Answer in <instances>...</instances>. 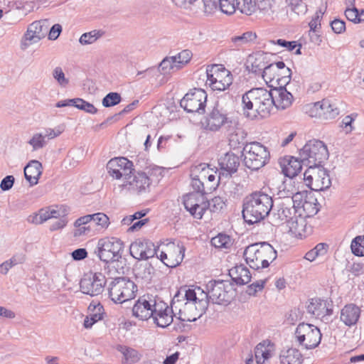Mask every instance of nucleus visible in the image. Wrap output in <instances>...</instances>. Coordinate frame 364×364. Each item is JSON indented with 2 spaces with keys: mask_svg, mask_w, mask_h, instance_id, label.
<instances>
[{
  "mask_svg": "<svg viewBox=\"0 0 364 364\" xmlns=\"http://www.w3.org/2000/svg\"><path fill=\"white\" fill-rule=\"evenodd\" d=\"M204 129L210 132H219L223 129L227 135L230 145L235 149L244 144L247 133L239 121L229 115L220 101L207 113L203 123Z\"/></svg>",
  "mask_w": 364,
  "mask_h": 364,
  "instance_id": "nucleus-1",
  "label": "nucleus"
},
{
  "mask_svg": "<svg viewBox=\"0 0 364 364\" xmlns=\"http://www.w3.org/2000/svg\"><path fill=\"white\" fill-rule=\"evenodd\" d=\"M183 301L186 302L179 309L178 316L182 321H196L205 313L208 307V301L197 297L196 291L192 289H181L172 300V308H177L175 305Z\"/></svg>",
  "mask_w": 364,
  "mask_h": 364,
  "instance_id": "nucleus-2",
  "label": "nucleus"
},
{
  "mask_svg": "<svg viewBox=\"0 0 364 364\" xmlns=\"http://www.w3.org/2000/svg\"><path fill=\"white\" fill-rule=\"evenodd\" d=\"M242 109L246 117L254 119L257 115L268 117L273 109L272 93L265 88H253L242 97Z\"/></svg>",
  "mask_w": 364,
  "mask_h": 364,
  "instance_id": "nucleus-3",
  "label": "nucleus"
},
{
  "mask_svg": "<svg viewBox=\"0 0 364 364\" xmlns=\"http://www.w3.org/2000/svg\"><path fill=\"white\" fill-rule=\"evenodd\" d=\"M273 204V199L269 195L262 191L252 193L243 200L244 220L250 225L259 223L269 215Z\"/></svg>",
  "mask_w": 364,
  "mask_h": 364,
  "instance_id": "nucleus-4",
  "label": "nucleus"
},
{
  "mask_svg": "<svg viewBox=\"0 0 364 364\" xmlns=\"http://www.w3.org/2000/svg\"><path fill=\"white\" fill-rule=\"evenodd\" d=\"M277 257V252L274 248L265 242L252 244L244 251V257L247 264L254 269L268 267Z\"/></svg>",
  "mask_w": 364,
  "mask_h": 364,
  "instance_id": "nucleus-5",
  "label": "nucleus"
},
{
  "mask_svg": "<svg viewBox=\"0 0 364 364\" xmlns=\"http://www.w3.org/2000/svg\"><path fill=\"white\" fill-rule=\"evenodd\" d=\"M296 213H298V210L296 208L295 199L294 197H288L277 205V212L273 213V220L277 225L287 223L291 231L301 235V231L305 226V220L303 218L298 219L295 216Z\"/></svg>",
  "mask_w": 364,
  "mask_h": 364,
  "instance_id": "nucleus-6",
  "label": "nucleus"
},
{
  "mask_svg": "<svg viewBox=\"0 0 364 364\" xmlns=\"http://www.w3.org/2000/svg\"><path fill=\"white\" fill-rule=\"evenodd\" d=\"M242 155L245 166L253 171H257L265 166L270 157L267 148L257 141L246 143Z\"/></svg>",
  "mask_w": 364,
  "mask_h": 364,
  "instance_id": "nucleus-7",
  "label": "nucleus"
},
{
  "mask_svg": "<svg viewBox=\"0 0 364 364\" xmlns=\"http://www.w3.org/2000/svg\"><path fill=\"white\" fill-rule=\"evenodd\" d=\"M124 243L117 237H105L98 241L95 253L99 259L108 264L121 262Z\"/></svg>",
  "mask_w": 364,
  "mask_h": 364,
  "instance_id": "nucleus-8",
  "label": "nucleus"
},
{
  "mask_svg": "<svg viewBox=\"0 0 364 364\" xmlns=\"http://www.w3.org/2000/svg\"><path fill=\"white\" fill-rule=\"evenodd\" d=\"M328 151L325 144L317 139L309 141L299 151L301 160L311 169L321 166L328 159Z\"/></svg>",
  "mask_w": 364,
  "mask_h": 364,
  "instance_id": "nucleus-9",
  "label": "nucleus"
},
{
  "mask_svg": "<svg viewBox=\"0 0 364 364\" xmlns=\"http://www.w3.org/2000/svg\"><path fill=\"white\" fill-rule=\"evenodd\" d=\"M108 291L112 301L116 304H122L135 297L137 287L129 278L117 277L109 283Z\"/></svg>",
  "mask_w": 364,
  "mask_h": 364,
  "instance_id": "nucleus-10",
  "label": "nucleus"
},
{
  "mask_svg": "<svg viewBox=\"0 0 364 364\" xmlns=\"http://www.w3.org/2000/svg\"><path fill=\"white\" fill-rule=\"evenodd\" d=\"M230 284L224 280H210L206 284L207 293L202 291L201 294L208 303L228 305L232 299L230 294Z\"/></svg>",
  "mask_w": 364,
  "mask_h": 364,
  "instance_id": "nucleus-11",
  "label": "nucleus"
},
{
  "mask_svg": "<svg viewBox=\"0 0 364 364\" xmlns=\"http://www.w3.org/2000/svg\"><path fill=\"white\" fill-rule=\"evenodd\" d=\"M295 338L300 346L305 349H314L321 343L322 334L316 326L304 322L300 323L296 328Z\"/></svg>",
  "mask_w": 364,
  "mask_h": 364,
  "instance_id": "nucleus-12",
  "label": "nucleus"
},
{
  "mask_svg": "<svg viewBox=\"0 0 364 364\" xmlns=\"http://www.w3.org/2000/svg\"><path fill=\"white\" fill-rule=\"evenodd\" d=\"M287 75L282 76L281 78L277 79V82L279 85V87H274L270 91L272 93L273 107L277 109H285L289 107L294 101L292 94L289 92L285 86L290 82L291 71L287 69Z\"/></svg>",
  "mask_w": 364,
  "mask_h": 364,
  "instance_id": "nucleus-13",
  "label": "nucleus"
},
{
  "mask_svg": "<svg viewBox=\"0 0 364 364\" xmlns=\"http://www.w3.org/2000/svg\"><path fill=\"white\" fill-rule=\"evenodd\" d=\"M207 81L213 90L224 91L232 83V75L225 68L213 65L206 70Z\"/></svg>",
  "mask_w": 364,
  "mask_h": 364,
  "instance_id": "nucleus-14",
  "label": "nucleus"
},
{
  "mask_svg": "<svg viewBox=\"0 0 364 364\" xmlns=\"http://www.w3.org/2000/svg\"><path fill=\"white\" fill-rule=\"evenodd\" d=\"M207 94L202 89L194 88L185 95L180 102L181 107L188 113H205Z\"/></svg>",
  "mask_w": 364,
  "mask_h": 364,
  "instance_id": "nucleus-15",
  "label": "nucleus"
},
{
  "mask_svg": "<svg viewBox=\"0 0 364 364\" xmlns=\"http://www.w3.org/2000/svg\"><path fill=\"white\" fill-rule=\"evenodd\" d=\"M298 214L301 218H310L315 215L319 210L317 199L311 192L307 191H298L294 196Z\"/></svg>",
  "mask_w": 364,
  "mask_h": 364,
  "instance_id": "nucleus-16",
  "label": "nucleus"
},
{
  "mask_svg": "<svg viewBox=\"0 0 364 364\" xmlns=\"http://www.w3.org/2000/svg\"><path fill=\"white\" fill-rule=\"evenodd\" d=\"M106 283V277L101 272L90 273L81 279L80 288L83 294L95 296L103 292Z\"/></svg>",
  "mask_w": 364,
  "mask_h": 364,
  "instance_id": "nucleus-17",
  "label": "nucleus"
},
{
  "mask_svg": "<svg viewBox=\"0 0 364 364\" xmlns=\"http://www.w3.org/2000/svg\"><path fill=\"white\" fill-rule=\"evenodd\" d=\"M107 169L110 176L115 179L124 178L127 181L132 178L134 171L132 161L125 157H115L107 164Z\"/></svg>",
  "mask_w": 364,
  "mask_h": 364,
  "instance_id": "nucleus-18",
  "label": "nucleus"
},
{
  "mask_svg": "<svg viewBox=\"0 0 364 364\" xmlns=\"http://www.w3.org/2000/svg\"><path fill=\"white\" fill-rule=\"evenodd\" d=\"M183 205L189 213L196 219H201L208 208V200L203 194L189 193L183 196Z\"/></svg>",
  "mask_w": 364,
  "mask_h": 364,
  "instance_id": "nucleus-19",
  "label": "nucleus"
},
{
  "mask_svg": "<svg viewBox=\"0 0 364 364\" xmlns=\"http://www.w3.org/2000/svg\"><path fill=\"white\" fill-rule=\"evenodd\" d=\"M159 246L146 239H138L133 242L129 247L130 255L136 259L146 260L154 257Z\"/></svg>",
  "mask_w": 364,
  "mask_h": 364,
  "instance_id": "nucleus-20",
  "label": "nucleus"
},
{
  "mask_svg": "<svg viewBox=\"0 0 364 364\" xmlns=\"http://www.w3.org/2000/svg\"><path fill=\"white\" fill-rule=\"evenodd\" d=\"M307 312L324 323H328L333 314V304L331 301L323 300L318 298L311 299L308 304Z\"/></svg>",
  "mask_w": 364,
  "mask_h": 364,
  "instance_id": "nucleus-21",
  "label": "nucleus"
},
{
  "mask_svg": "<svg viewBox=\"0 0 364 364\" xmlns=\"http://www.w3.org/2000/svg\"><path fill=\"white\" fill-rule=\"evenodd\" d=\"M173 308L169 309L166 303L161 300H157L155 307H154L153 318L154 323L157 326L166 328L173 322Z\"/></svg>",
  "mask_w": 364,
  "mask_h": 364,
  "instance_id": "nucleus-22",
  "label": "nucleus"
},
{
  "mask_svg": "<svg viewBox=\"0 0 364 364\" xmlns=\"http://www.w3.org/2000/svg\"><path fill=\"white\" fill-rule=\"evenodd\" d=\"M218 164L220 168L218 178L221 180L222 177H230L237 171L240 159L234 153L227 152L219 159Z\"/></svg>",
  "mask_w": 364,
  "mask_h": 364,
  "instance_id": "nucleus-23",
  "label": "nucleus"
},
{
  "mask_svg": "<svg viewBox=\"0 0 364 364\" xmlns=\"http://www.w3.org/2000/svg\"><path fill=\"white\" fill-rule=\"evenodd\" d=\"M156 302L157 300H147L144 296L139 298L132 308L133 316L141 320H148L154 313Z\"/></svg>",
  "mask_w": 364,
  "mask_h": 364,
  "instance_id": "nucleus-24",
  "label": "nucleus"
},
{
  "mask_svg": "<svg viewBox=\"0 0 364 364\" xmlns=\"http://www.w3.org/2000/svg\"><path fill=\"white\" fill-rule=\"evenodd\" d=\"M151 180L145 172H137L132 176L131 179L125 181L123 186L133 192L141 193L149 188Z\"/></svg>",
  "mask_w": 364,
  "mask_h": 364,
  "instance_id": "nucleus-25",
  "label": "nucleus"
},
{
  "mask_svg": "<svg viewBox=\"0 0 364 364\" xmlns=\"http://www.w3.org/2000/svg\"><path fill=\"white\" fill-rule=\"evenodd\" d=\"M48 30V21L43 19L36 21L30 24L25 33V39L31 43H36L43 38Z\"/></svg>",
  "mask_w": 364,
  "mask_h": 364,
  "instance_id": "nucleus-26",
  "label": "nucleus"
},
{
  "mask_svg": "<svg viewBox=\"0 0 364 364\" xmlns=\"http://www.w3.org/2000/svg\"><path fill=\"white\" fill-rule=\"evenodd\" d=\"M207 168L208 164H200L192 167L191 170V186L195 191L194 193H199L205 196V192L203 180L206 178Z\"/></svg>",
  "mask_w": 364,
  "mask_h": 364,
  "instance_id": "nucleus-27",
  "label": "nucleus"
},
{
  "mask_svg": "<svg viewBox=\"0 0 364 364\" xmlns=\"http://www.w3.org/2000/svg\"><path fill=\"white\" fill-rule=\"evenodd\" d=\"M314 107L317 111L319 110L318 114L327 120L333 119L340 114L337 104L328 99L314 103Z\"/></svg>",
  "mask_w": 364,
  "mask_h": 364,
  "instance_id": "nucleus-28",
  "label": "nucleus"
},
{
  "mask_svg": "<svg viewBox=\"0 0 364 364\" xmlns=\"http://www.w3.org/2000/svg\"><path fill=\"white\" fill-rule=\"evenodd\" d=\"M361 310L354 304H348L343 306L341 311V321L348 326H352L357 323Z\"/></svg>",
  "mask_w": 364,
  "mask_h": 364,
  "instance_id": "nucleus-29",
  "label": "nucleus"
},
{
  "mask_svg": "<svg viewBox=\"0 0 364 364\" xmlns=\"http://www.w3.org/2000/svg\"><path fill=\"white\" fill-rule=\"evenodd\" d=\"M316 173H314L312 190L321 191L328 188L331 181L328 172L322 166H317Z\"/></svg>",
  "mask_w": 364,
  "mask_h": 364,
  "instance_id": "nucleus-30",
  "label": "nucleus"
},
{
  "mask_svg": "<svg viewBox=\"0 0 364 364\" xmlns=\"http://www.w3.org/2000/svg\"><path fill=\"white\" fill-rule=\"evenodd\" d=\"M302 164H306V161L301 160V157L289 156L284 159L282 171L287 177L294 178L301 171Z\"/></svg>",
  "mask_w": 364,
  "mask_h": 364,
  "instance_id": "nucleus-31",
  "label": "nucleus"
},
{
  "mask_svg": "<svg viewBox=\"0 0 364 364\" xmlns=\"http://www.w3.org/2000/svg\"><path fill=\"white\" fill-rule=\"evenodd\" d=\"M42 174V164L36 160L30 161L24 168L25 178L29 182L30 186L36 185Z\"/></svg>",
  "mask_w": 364,
  "mask_h": 364,
  "instance_id": "nucleus-32",
  "label": "nucleus"
},
{
  "mask_svg": "<svg viewBox=\"0 0 364 364\" xmlns=\"http://www.w3.org/2000/svg\"><path fill=\"white\" fill-rule=\"evenodd\" d=\"M257 38L255 33L247 31L240 36H235L231 38L228 47L230 50H239L250 43L253 42Z\"/></svg>",
  "mask_w": 364,
  "mask_h": 364,
  "instance_id": "nucleus-33",
  "label": "nucleus"
},
{
  "mask_svg": "<svg viewBox=\"0 0 364 364\" xmlns=\"http://www.w3.org/2000/svg\"><path fill=\"white\" fill-rule=\"evenodd\" d=\"M229 275L232 279L238 285H244L251 280V274L249 269L244 265H238L229 271Z\"/></svg>",
  "mask_w": 364,
  "mask_h": 364,
  "instance_id": "nucleus-34",
  "label": "nucleus"
},
{
  "mask_svg": "<svg viewBox=\"0 0 364 364\" xmlns=\"http://www.w3.org/2000/svg\"><path fill=\"white\" fill-rule=\"evenodd\" d=\"M89 314L85 318L83 326L85 328H90L96 322L103 318L104 308L100 304H90L88 307Z\"/></svg>",
  "mask_w": 364,
  "mask_h": 364,
  "instance_id": "nucleus-35",
  "label": "nucleus"
},
{
  "mask_svg": "<svg viewBox=\"0 0 364 364\" xmlns=\"http://www.w3.org/2000/svg\"><path fill=\"white\" fill-rule=\"evenodd\" d=\"M80 221H82V223H84V221L89 222L92 228L96 227L97 230L106 229L109 224V218L103 213L84 215L83 219Z\"/></svg>",
  "mask_w": 364,
  "mask_h": 364,
  "instance_id": "nucleus-36",
  "label": "nucleus"
},
{
  "mask_svg": "<svg viewBox=\"0 0 364 364\" xmlns=\"http://www.w3.org/2000/svg\"><path fill=\"white\" fill-rule=\"evenodd\" d=\"M303 355L296 348H289L280 355L281 364H302Z\"/></svg>",
  "mask_w": 364,
  "mask_h": 364,
  "instance_id": "nucleus-37",
  "label": "nucleus"
},
{
  "mask_svg": "<svg viewBox=\"0 0 364 364\" xmlns=\"http://www.w3.org/2000/svg\"><path fill=\"white\" fill-rule=\"evenodd\" d=\"M255 355L257 364H264L271 356V350L265 342L259 343L255 348Z\"/></svg>",
  "mask_w": 364,
  "mask_h": 364,
  "instance_id": "nucleus-38",
  "label": "nucleus"
},
{
  "mask_svg": "<svg viewBox=\"0 0 364 364\" xmlns=\"http://www.w3.org/2000/svg\"><path fill=\"white\" fill-rule=\"evenodd\" d=\"M178 250L179 253L181 254V256H180L178 259H171L170 257H168L167 254L165 253L164 252H161L159 256H158L157 254L156 255L157 258H159L166 266H167L168 267L173 268L181 264L184 257V247L183 245H178Z\"/></svg>",
  "mask_w": 364,
  "mask_h": 364,
  "instance_id": "nucleus-39",
  "label": "nucleus"
},
{
  "mask_svg": "<svg viewBox=\"0 0 364 364\" xmlns=\"http://www.w3.org/2000/svg\"><path fill=\"white\" fill-rule=\"evenodd\" d=\"M82 219H83V216L77 218L74 223V227L75 228V229L74 230L73 235L75 237L87 235L91 232L92 230L91 224L89 223V222H80V220Z\"/></svg>",
  "mask_w": 364,
  "mask_h": 364,
  "instance_id": "nucleus-40",
  "label": "nucleus"
},
{
  "mask_svg": "<svg viewBox=\"0 0 364 364\" xmlns=\"http://www.w3.org/2000/svg\"><path fill=\"white\" fill-rule=\"evenodd\" d=\"M159 70L163 75H167L171 72L178 70L176 64V58L166 57L159 64Z\"/></svg>",
  "mask_w": 364,
  "mask_h": 364,
  "instance_id": "nucleus-41",
  "label": "nucleus"
},
{
  "mask_svg": "<svg viewBox=\"0 0 364 364\" xmlns=\"http://www.w3.org/2000/svg\"><path fill=\"white\" fill-rule=\"evenodd\" d=\"M258 9L256 0H238L237 9L245 15L250 16Z\"/></svg>",
  "mask_w": 364,
  "mask_h": 364,
  "instance_id": "nucleus-42",
  "label": "nucleus"
},
{
  "mask_svg": "<svg viewBox=\"0 0 364 364\" xmlns=\"http://www.w3.org/2000/svg\"><path fill=\"white\" fill-rule=\"evenodd\" d=\"M52 216L53 215L50 214V207H48L45 209H41L38 213L30 215L28 221L31 223L39 225L52 218Z\"/></svg>",
  "mask_w": 364,
  "mask_h": 364,
  "instance_id": "nucleus-43",
  "label": "nucleus"
},
{
  "mask_svg": "<svg viewBox=\"0 0 364 364\" xmlns=\"http://www.w3.org/2000/svg\"><path fill=\"white\" fill-rule=\"evenodd\" d=\"M118 350L122 353L127 363H134L140 359L138 352L133 348L119 346Z\"/></svg>",
  "mask_w": 364,
  "mask_h": 364,
  "instance_id": "nucleus-44",
  "label": "nucleus"
},
{
  "mask_svg": "<svg viewBox=\"0 0 364 364\" xmlns=\"http://www.w3.org/2000/svg\"><path fill=\"white\" fill-rule=\"evenodd\" d=\"M281 75L279 73V71L276 70V67L273 65L272 63L264 67L262 71V78L266 82V83H270L274 80L277 81V78H281L279 77Z\"/></svg>",
  "mask_w": 364,
  "mask_h": 364,
  "instance_id": "nucleus-45",
  "label": "nucleus"
},
{
  "mask_svg": "<svg viewBox=\"0 0 364 364\" xmlns=\"http://www.w3.org/2000/svg\"><path fill=\"white\" fill-rule=\"evenodd\" d=\"M28 144L32 146L33 151H38L47 145L48 140L45 139L43 133H35L28 141Z\"/></svg>",
  "mask_w": 364,
  "mask_h": 364,
  "instance_id": "nucleus-46",
  "label": "nucleus"
},
{
  "mask_svg": "<svg viewBox=\"0 0 364 364\" xmlns=\"http://www.w3.org/2000/svg\"><path fill=\"white\" fill-rule=\"evenodd\" d=\"M350 249L355 256H364V235L355 237L351 242Z\"/></svg>",
  "mask_w": 364,
  "mask_h": 364,
  "instance_id": "nucleus-47",
  "label": "nucleus"
},
{
  "mask_svg": "<svg viewBox=\"0 0 364 364\" xmlns=\"http://www.w3.org/2000/svg\"><path fill=\"white\" fill-rule=\"evenodd\" d=\"M220 11L228 15L233 14L238 6V0H219Z\"/></svg>",
  "mask_w": 364,
  "mask_h": 364,
  "instance_id": "nucleus-48",
  "label": "nucleus"
},
{
  "mask_svg": "<svg viewBox=\"0 0 364 364\" xmlns=\"http://www.w3.org/2000/svg\"><path fill=\"white\" fill-rule=\"evenodd\" d=\"M73 102V107L87 113L94 114L97 112V109L92 104L84 100L83 99L74 98Z\"/></svg>",
  "mask_w": 364,
  "mask_h": 364,
  "instance_id": "nucleus-49",
  "label": "nucleus"
},
{
  "mask_svg": "<svg viewBox=\"0 0 364 364\" xmlns=\"http://www.w3.org/2000/svg\"><path fill=\"white\" fill-rule=\"evenodd\" d=\"M102 36V32L97 30H93L88 33H83L80 39L79 42L82 45H89L95 43L100 36Z\"/></svg>",
  "mask_w": 364,
  "mask_h": 364,
  "instance_id": "nucleus-50",
  "label": "nucleus"
},
{
  "mask_svg": "<svg viewBox=\"0 0 364 364\" xmlns=\"http://www.w3.org/2000/svg\"><path fill=\"white\" fill-rule=\"evenodd\" d=\"M288 6L297 14H304L307 11V6L302 0H287Z\"/></svg>",
  "mask_w": 364,
  "mask_h": 364,
  "instance_id": "nucleus-51",
  "label": "nucleus"
},
{
  "mask_svg": "<svg viewBox=\"0 0 364 364\" xmlns=\"http://www.w3.org/2000/svg\"><path fill=\"white\" fill-rule=\"evenodd\" d=\"M172 57L176 58V64L179 70L190 61L192 57V53L189 50H183Z\"/></svg>",
  "mask_w": 364,
  "mask_h": 364,
  "instance_id": "nucleus-52",
  "label": "nucleus"
},
{
  "mask_svg": "<svg viewBox=\"0 0 364 364\" xmlns=\"http://www.w3.org/2000/svg\"><path fill=\"white\" fill-rule=\"evenodd\" d=\"M122 100L121 95L117 92H109L102 99V105L105 107H113L118 105Z\"/></svg>",
  "mask_w": 364,
  "mask_h": 364,
  "instance_id": "nucleus-53",
  "label": "nucleus"
},
{
  "mask_svg": "<svg viewBox=\"0 0 364 364\" xmlns=\"http://www.w3.org/2000/svg\"><path fill=\"white\" fill-rule=\"evenodd\" d=\"M230 242L228 236L219 234L218 236L211 239V244L217 248L227 247Z\"/></svg>",
  "mask_w": 364,
  "mask_h": 364,
  "instance_id": "nucleus-54",
  "label": "nucleus"
},
{
  "mask_svg": "<svg viewBox=\"0 0 364 364\" xmlns=\"http://www.w3.org/2000/svg\"><path fill=\"white\" fill-rule=\"evenodd\" d=\"M53 77L57 81L58 85L63 87H66L69 83V80L65 77V74L60 67H56L53 70Z\"/></svg>",
  "mask_w": 364,
  "mask_h": 364,
  "instance_id": "nucleus-55",
  "label": "nucleus"
},
{
  "mask_svg": "<svg viewBox=\"0 0 364 364\" xmlns=\"http://www.w3.org/2000/svg\"><path fill=\"white\" fill-rule=\"evenodd\" d=\"M208 204L212 212L220 211L225 206L224 200L220 196L214 197L210 201H208Z\"/></svg>",
  "mask_w": 364,
  "mask_h": 364,
  "instance_id": "nucleus-56",
  "label": "nucleus"
},
{
  "mask_svg": "<svg viewBox=\"0 0 364 364\" xmlns=\"http://www.w3.org/2000/svg\"><path fill=\"white\" fill-rule=\"evenodd\" d=\"M154 271V269L153 267L150 264H146L143 271L139 269L136 271V276L146 281H150Z\"/></svg>",
  "mask_w": 364,
  "mask_h": 364,
  "instance_id": "nucleus-57",
  "label": "nucleus"
},
{
  "mask_svg": "<svg viewBox=\"0 0 364 364\" xmlns=\"http://www.w3.org/2000/svg\"><path fill=\"white\" fill-rule=\"evenodd\" d=\"M63 129L61 127H58L55 129L48 128L44 130L43 132L45 139L48 140L53 139L57 136H58L62 132Z\"/></svg>",
  "mask_w": 364,
  "mask_h": 364,
  "instance_id": "nucleus-58",
  "label": "nucleus"
},
{
  "mask_svg": "<svg viewBox=\"0 0 364 364\" xmlns=\"http://www.w3.org/2000/svg\"><path fill=\"white\" fill-rule=\"evenodd\" d=\"M203 4V11L206 14H211L215 12L218 8L217 2L215 0H201Z\"/></svg>",
  "mask_w": 364,
  "mask_h": 364,
  "instance_id": "nucleus-59",
  "label": "nucleus"
},
{
  "mask_svg": "<svg viewBox=\"0 0 364 364\" xmlns=\"http://www.w3.org/2000/svg\"><path fill=\"white\" fill-rule=\"evenodd\" d=\"M358 9L356 7L346 8L345 11V15L347 19L355 23H359L358 17Z\"/></svg>",
  "mask_w": 364,
  "mask_h": 364,
  "instance_id": "nucleus-60",
  "label": "nucleus"
},
{
  "mask_svg": "<svg viewBox=\"0 0 364 364\" xmlns=\"http://www.w3.org/2000/svg\"><path fill=\"white\" fill-rule=\"evenodd\" d=\"M68 223V220L65 215H63L58 218V220L55 221L50 226V231H55L58 230H61L65 228Z\"/></svg>",
  "mask_w": 364,
  "mask_h": 364,
  "instance_id": "nucleus-61",
  "label": "nucleus"
},
{
  "mask_svg": "<svg viewBox=\"0 0 364 364\" xmlns=\"http://www.w3.org/2000/svg\"><path fill=\"white\" fill-rule=\"evenodd\" d=\"M324 11H323L321 9H318L311 21L309 22V27L311 30H316L318 26H320L321 18H322Z\"/></svg>",
  "mask_w": 364,
  "mask_h": 364,
  "instance_id": "nucleus-62",
  "label": "nucleus"
},
{
  "mask_svg": "<svg viewBox=\"0 0 364 364\" xmlns=\"http://www.w3.org/2000/svg\"><path fill=\"white\" fill-rule=\"evenodd\" d=\"M15 178L13 176L9 175L6 176L5 178H4L1 182L0 188L2 191H6L10 190L14 183Z\"/></svg>",
  "mask_w": 364,
  "mask_h": 364,
  "instance_id": "nucleus-63",
  "label": "nucleus"
},
{
  "mask_svg": "<svg viewBox=\"0 0 364 364\" xmlns=\"http://www.w3.org/2000/svg\"><path fill=\"white\" fill-rule=\"evenodd\" d=\"M333 31L336 33H341L346 30L345 22L340 19H334L331 23Z\"/></svg>",
  "mask_w": 364,
  "mask_h": 364,
  "instance_id": "nucleus-64",
  "label": "nucleus"
}]
</instances>
